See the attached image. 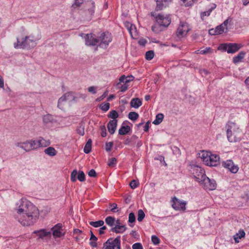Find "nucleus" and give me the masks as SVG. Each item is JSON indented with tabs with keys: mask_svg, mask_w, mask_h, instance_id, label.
<instances>
[{
	"mask_svg": "<svg viewBox=\"0 0 249 249\" xmlns=\"http://www.w3.org/2000/svg\"><path fill=\"white\" fill-rule=\"evenodd\" d=\"M15 218L24 226L33 225L39 217L37 208L26 199H20L14 208Z\"/></svg>",
	"mask_w": 249,
	"mask_h": 249,
	"instance_id": "obj_1",
	"label": "nucleus"
},
{
	"mask_svg": "<svg viewBox=\"0 0 249 249\" xmlns=\"http://www.w3.org/2000/svg\"><path fill=\"white\" fill-rule=\"evenodd\" d=\"M226 126L228 141L231 142L239 141L241 140V131L238 126L235 123L229 122Z\"/></svg>",
	"mask_w": 249,
	"mask_h": 249,
	"instance_id": "obj_2",
	"label": "nucleus"
},
{
	"mask_svg": "<svg viewBox=\"0 0 249 249\" xmlns=\"http://www.w3.org/2000/svg\"><path fill=\"white\" fill-rule=\"evenodd\" d=\"M37 39L33 36L30 35L22 38L20 40L17 38V42L14 43V47L16 49H30L34 48L36 45V41Z\"/></svg>",
	"mask_w": 249,
	"mask_h": 249,
	"instance_id": "obj_3",
	"label": "nucleus"
},
{
	"mask_svg": "<svg viewBox=\"0 0 249 249\" xmlns=\"http://www.w3.org/2000/svg\"><path fill=\"white\" fill-rule=\"evenodd\" d=\"M242 47V45L235 43L221 44L217 49L222 52H227L228 53H234Z\"/></svg>",
	"mask_w": 249,
	"mask_h": 249,
	"instance_id": "obj_4",
	"label": "nucleus"
},
{
	"mask_svg": "<svg viewBox=\"0 0 249 249\" xmlns=\"http://www.w3.org/2000/svg\"><path fill=\"white\" fill-rule=\"evenodd\" d=\"M190 171L194 177L198 182H201L202 179L206 176L204 169L197 165H192Z\"/></svg>",
	"mask_w": 249,
	"mask_h": 249,
	"instance_id": "obj_5",
	"label": "nucleus"
},
{
	"mask_svg": "<svg viewBox=\"0 0 249 249\" xmlns=\"http://www.w3.org/2000/svg\"><path fill=\"white\" fill-rule=\"evenodd\" d=\"M104 246L106 249H121L120 236H117L115 239L112 238H109L104 244Z\"/></svg>",
	"mask_w": 249,
	"mask_h": 249,
	"instance_id": "obj_6",
	"label": "nucleus"
},
{
	"mask_svg": "<svg viewBox=\"0 0 249 249\" xmlns=\"http://www.w3.org/2000/svg\"><path fill=\"white\" fill-rule=\"evenodd\" d=\"M97 39L99 40V46L101 48L106 49L111 41L112 37L111 34L109 33H103Z\"/></svg>",
	"mask_w": 249,
	"mask_h": 249,
	"instance_id": "obj_7",
	"label": "nucleus"
},
{
	"mask_svg": "<svg viewBox=\"0 0 249 249\" xmlns=\"http://www.w3.org/2000/svg\"><path fill=\"white\" fill-rule=\"evenodd\" d=\"M75 100V97L72 92H68L60 97L58 101L57 107L63 109L67 101Z\"/></svg>",
	"mask_w": 249,
	"mask_h": 249,
	"instance_id": "obj_8",
	"label": "nucleus"
},
{
	"mask_svg": "<svg viewBox=\"0 0 249 249\" xmlns=\"http://www.w3.org/2000/svg\"><path fill=\"white\" fill-rule=\"evenodd\" d=\"M205 190H213L216 188V183L214 179H211L205 176L201 182H199Z\"/></svg>",
	"mask_w": 249,
	"mask_h": 249,
	"instance_id": "obj_9",
	"label": "nucleus"
},
{
	"mask_svg": "<svg viewBox=\"0 0 249 249\" xmlns=\"http://www.w3.org/2000/svg\"><path fill=\"white\" fill-rule=\"evenodd\" d=\"M151 16L156 18L157 23L160 26L166 27L171 23V18L169 17H164L160 14L156 16L154 13H151Z\"/></svg>",
	"mask_w": 249,
	"mask_h": 249,
	"instance_id": "obj_10",
	"label": "nucleus"
},
{
	"mask_svg": "<svg viewBox=\"0 0 249 249\" xmlns=\"http://www.w3.org/2000/svg\"><path fill=\"white\" fill-rule=\"evenodd\" d=\"M190 30L187 23L181 22L177 31V36L178 37L181 38L186 35Z\"/></svg>",
	"mask_w": 249,
	"mask_h": 249,
	"instance_id": "obj_11",
	"label": "nucleus"
},
{
	"mask_svg": "<svg viewBox=\"0 0 249 249\" xmlns=\"http://www.w3.org/2000/svg\"><path fill=\"white\" fill-rule=\"evenodd\" d=\"M172 207L177 211H185L186 210V202L181 201L176 197L172 199Z\"/></svg>",
	"mask_w": 249,
	"mask_h": 249,
	"instance_id": "obj_12",
	"label": "nucleus"
},
{
	"mask_svg": "<svg viewBox=\"0 0 249 249\" xmlns=\"http://www.w3.org/2000/svg\"><path fill=\"white\" fill-rule=\"evenodd\" d=\"M223 165L232 173H236L239 170L238 166L235 165L231 160H227L223 162Z\"/></svg>",
	"mask_w": 249,
	"mask_h": 249,
	"instance_id": "obj_13",
	"label": "nucleus"
},
{
	"mask_svg": "<svg viewBox=\"0 0 249 249\" xmlns=\"http://www.w3.org/2000/svg\"><path fill=\"white\" fill-rule=\"evenodd\" d=\"M53 235L54 237H61L64 235L62 230V224L58 223L51 228Z\"/></svg>",
	"mask_w": 249,
	"mask_h": 249,
	"instance_id": "obj_14",
	"label": "nucleus"
},
{
	"mask_svg": "<svg viewBox=\"0 0 249 249\" xmlns=\"http://www.w3.org/2000/svg\"><path fill=\"white\" fill-rule=\"evenodd\" d=\"M86 45L95 46L99 43V40L96 38L92 34L85 35Z\"/></svg>",
	"mask_w": 249,
	"mask_h": 249,
	"instance_id": "obj_15",
	"label": "nucleus"
},
{
	"mask_svg": "<svg viewBox=\"0 0 249 249\" xmlns=\"http://www.w3.org/2000/svg\"><path fill=\"white\" fill-rule=\"evenodd\" d=\"M219 157L218 155L212 154L211 153L208 159V161L206 165L210 166H216L219 162Z\"/></svg>",
	"mask_w": 249,
	"mask_h": 249,
	"instance_id": "obj_16",
	"label": "nucleus"
},
{
	"mask_svg": "<svg viewBox=\"0 0 249 249\" xmlns=\"http://www.w3.org/2000/svg\"><path fill=\"white\" fill-rule=\"evenodd\" d=\"M34 233L36 234L40 239H43L45 237H51V231H47L45 229H42L39 231H35Z\"/></svg>",
	"mask_w": 249,
	"mask_h": 249,
	"instance_id": "obj_17",
	"label": "nucleus"
},
{
	"mask_svg": "<svg viewBox=\"0 0 249 249\" xmlns=\"http://www.w3.org/2000/svg\"><path fill=\"white\" fill-rule=\"evenodd\" d=\"M73 234L76 235L75 239L78 242H81L83 239H87L86 235L83 233L82 231L78 229H75L73 230Z\"/></svg>",
	"mask_w": 249,
	"mask_h": 249,
	"instance_id": "obj_18",
	"label": "nucleus"
},
{
	"mask_svg": "<svg viewBox=\"0 0 249 249\" xmlns=\"http://www.w3.org/2000/svg\"><path fill=\"white\" fill-rule=\"evenodd\" d=\"M117 122L118 121L117 120H112L108 122L107 125V127L108 131L110 133V134H113L114 133L116 129Z\"/></svg>",
	"mask_w": 249,
	"mask_h": 249,
	"instance_id": "obj_19",
	"label": "nucleus"
},
{
	"mask_svg": "<svg viewBox=\"0 0 249 249\" xmlns=\"http://www.w3.org/2000/svg\"><path fill=\"white\" fill-rule=\"evenodd\" d=\"M16 146L23 149L26 152L31 151L28 140L24 142H17L16 143Z\"/></svg>",
	"mask_w": 249,
	"mask_h": 249,
	"instance_id": "obj_20",
	"label": "nucleus"
},
{
	"mask_svg": "<svg viewBox=\"0 0 249 249\" xmlns=\"http://www.w3.org/2000/svg\"><path fill=\"white\" fill-rule=\"evenodd\" d=\"M157 3V10H161L164 7H166L172 0H155Z\"/></svg>",
	"mask_w": 249,
	"mask_h": 249,
	"instance_id": "obj_21",
	"label": "nucleus"
},
{
	"mask_svg": "<svg viewBox=\"0 0 249 249\" xmlns=\"http://www.w3.org/2000/svg\"><path fill=\"white\" fill-rule=\"evenodd\" d=\"M126 228L124 225L120 226L117 225V226L112 228L110 229V231L115 232L116 233H122L126 230Z\"/></svg>",
	"mask_w": 249,
	"mask_h": 249,
	"instance_id": "obj_22",
	"label": "nucleus"
},
{
	"mask_svg": "<svg viewBox=\"0 0 249 249\" xmlns=\"http://www.w3.org/2000/svg\"><path fill=\"white\" fill-rule=\"evenodd\" d=\"M43 121L46 124H53L55 122L53 117L50 114H46L43 117Z\"/></svg>",
	"mask_w": 249,
	"mask_h": 249,
	"instance_id": "obj_23",
	"label": "nucleus"
},
{
	"mask_svg": "<svg viewBox=\"0 0 249 249\" xmlns=\"http://www.w3.org/2000/svg\"><path fill=\"white\" fill-rule=\"evenodd\" d=\"M130 104L131 107L137 108L142 105V102L139 98H133Z\"/></svg>",
	"mask_w": 249,
	"mask_h": 249,
	"instance_id": "obj_24",
	"label": "nucleus"
},
{
	"mask_svg": "<svg viewBox=\"0 0 249 249\" xmlns=\"http://www.w3.org/2000/svg\"><path fill=\"white\" fill-rule=\"evenodd\" d=\"M37 141L39 147H47L51 144V142L49 140H46L43 137H39Z\"/></svg>",
	"mask_w": 249,
	"mask_h": 249,
	"instance_id": "obj_25",
	"label": "nucleus"
},
{
	"mask_svg": "<svg viewBox=\"0 0 249 249\" xmlns=\"http://www.w3.org/2000/svg\"><path fill=\"white\" fill-rule=\"evenodd\" d=\"M134 79V77L132 75H128L127 76H125L124 75L121 76L119 79L120 83H124L125 84H127L132 81H133Z\"/></svg>",
	"mask_w": 249,
	"mask_h": 249,
	"instance_id": "obj_26",
	"label": "nucleus"
},
{
	"mask_svg": "<svg viewBox=\"0 0 249 249\" xmlns=\"http://www.w3.org/2000/svg\"><path fill=\"white\" fill-rule=\"evenodd\" d=\"M210 154V152L204 151H202L201 153L199 154V157L202 160L205 164H206V163L208 161V159Z\"/></svg>",
	"mask_w": 249,
	"mask_h": 249,
	"instance_id": "obj_27",
	"label": "nucleus"
},
{
	"mask_svg": "<svg viewBox=\"0 0 249 249\" xmlns=\"http://www.w3.org/2000/svg\"><path fill=\"white\" fill-rule=\"evenodd\" d=\"M246 54V53L244 51L240 52L237 55L234 56L233 58V62L234 64L238 63L241 61L242 59L244 58L245 55Z\"/></svg>",
	"mask_w": 249,
	"mask_h": 249,
	"instance_id": "obj_28",
	"label": "nucleus"
},
{
	"mask_svg": "<svg viewBox=\"0 0 249 249\" xmlns=\"http://www.w3.org/2000/svg\"><path fill=\"white\" fill-rule=\"evenodd\" d=\"M216 7V5L214 3H212L211 4V8L210 9L207 11H205V12H202L201 13V18L202 20L204 19V17L205 16H209L211 13L212 12V11Z\"/></svg>",
	"mask_w": 249,
	"mask_h": 249,
	"instance_id": "obj_29",
	"label": "nucleus"
},
{
	"mask_svg": "<svg viewBox=\"0 0 249 249\" xmlns=\"http://www.w3.org/2000/svg\"><path fill=\"white\" fill-rule=\"evenodd\" d=\"M128 31L132 38H136L137 37L138 33L137 29L136 26L134 24H132V26H130Z\"/></svg>",
	"mask_w": 249,
	"mask_h": 249,
	"instance_id": "obj_30",
	"label": "nucleus"
},
{
	"mask_svg": "<svg viewBox=\"0 0 249 249\" xmlns=\"http://www.w3.org/2000/svg\"><path fill=\"white\" fill-rule=\"evenodd\" d=\"M130 127L128 125H123L119 130V134L121 135H126L130 131Z\"/></svg>",
	"mask_w": 249,
	"mask_h": 249,
	"instance_id": "obj_31",
	"label": "nucleus"
},
{
	"mask_svg": "<svg viewBox=\"0 0 249 249\" xmlns=\"http://www.w3.org/2000/svg\"><path fill=\"white\" fill-rule=\"evenodd\" d=\"M28 141L31 151L37 149L39 147L37 140H29Z\"/></svg>",
	"mask_w": 249,
	"mask_h": 249,
	"instance_id": "obj_32",
	"label": "nucleus"
},
{
	"mask_svg": "<svg viewBox=\"0 0 249 249\" xmlns=\"http://www.w3.org/2000/svg\"><path fill=\"white\" fill-rule=\"evenodd\" d=\"M245 235V232L243 230L239 231L238 233H236L235 235H234L233 238L235 243L239 242V239H241L242 237H244Z\"/></svg>",
	"mask_w": 249,
	"mask_h": 249,
	"instance_id": "obj_33",
	"label": "nucleus"
},
{
	"mask_svg": "<svg viewBox=\"0 0 249 249\" xmlns=\"http://www.w3.org/2000/svg\"><path fill=\"white\" fill-rule=\"evenodd\" d=\"M97 239V238L94 235L92 231H90V240L91 241L89 242V245L92 247H97V245L96 241Z\"/></svg>",
	"mask_w": 249,
	"mask_h": 249,
	"instance_id": "obj_34",
	"label": "nucleus"
},
{
	"mask_svg": "<svg viewBox=\"0 0 249 249\" xmlns=\"http://www.w3.org/2000/svg\"><path fill=\"white\" fill-rule=\"evenodd\" d=\"M44 152L46 154L50 156H54L56 154V150L53 147H49L45 149Z\"/></svg>",
	"mask_w": 249,
	"mask_h": 249,
	"instance_id": "obj_35",
	"label": "nucleus"
},
{
	"mask_svg": "<svg viewBox=\"0 0 249 249\" xmlns=\"http://www.w3.org/2000/svg\"><path fill=\"white\" fill-rule=\"evenodd\" d=\"M91 144H92L91 140L89 139L84 148V152L85 153L88 154L91 151Z\"/></svg>",
	"mask_w": 249,
	"mask_h": 249,
	"instance_id": "obj_36",
	"label": "nucleus"
},
{
	"mask_svg": "<svg viewBox=\"0 0 249 249\" xmlns=\"http://www.w3.org/2000/svg\"><path fill=\"white\" fill-rule=\"evenodd\" d=\"M164 116L162 113H159L156 116V119L153 121V123L155 125L160 124L163 119Z\"/></svg>",
	"mask_w": 249,
	"mask_h": 249,
	"instance_id": "obj_37",
	"label": "nucleus"
},
{
	"mask_svg": "<svg viewBox=\"0 0 249 249\" xmlns=\"http://www.w3.org/2000/svg\"><path fill=\"white\" fill-rule=\"evenodd\" d=\"M115 222V218L114 217L111 216H107L105 219V222L110 227H112L114 226Z\"/></svg>",
	"mask_w": 249,
	"mask_h": 249,
	"instance_id": "obj_38",
	"label": "nucleus"
},
{
	"mask_svg": "<svg viewBox=\"0 0 249 249\" xmlns=\"http://www.w3.org/2000/svg\"><path fill=\"white\" fill-rule=\"evenodd\" d=\"M89 5H91V7L88 10V13L90 15V18L93 15L95 11V3L93 1L90 0L89 2Z\"/></svg>",
	"mask_w": 249,
	"mask_h": 249,
	"instance_id": "obj_39",
	"label": "nucleus"
},
{
	"mask_svg": "<svg viewBox=\"0 0 249 249\" xmlns=\"http://www.w3.org/2000/svg\"><path fill=\"white\" fill-rule=\"evenodd\" d=\"M213 53V50L211 48L208 47H206L204 49H201L197 51V53H200L201 54H206L207 53Z\"/></svg>",
	"mask_w": 249,
	"mask_h": 249,
	"instance_id": "obj_40",
	"label": "nucleus"
},
{
	"mask_svg": "<svg viewBox=\"0 0 249 249\" xmlns=\"http://www.w3.org/2000/svg\"><path fill=\"white\" fill-rule=\"evenodd\" d=\"M89 225L95 227L97 228L99 227H101L104 225V221L103 220H99L97 221H90L89 222Z\"/></svg>",
	"mask_w": 249,
	"mask_h": 249,
	"instance_id": "obj_41",
	"label": "nucleus"
},
{
	"mask_svg": "<svg viewBox=\"0 0 249 249\" xmlns=\"http://www.w3.org/2000/svg\"><path fill=\"white\" fill-rule=\"evenodd\" d=\"M139 117V114L136 112H130L128 114V118L132 121L136 120Z\"/></svg>",
	"mask_w": 249,
	"mask_h": 249,
	"instance_id": "obj_42",
	"label": "nucleus"
},
{
	"mask_svg": "<svg viewBox=\"0 0 249 249\" xmlns=\"http://www.w3.org/2000/svg\"><path fill=\"white\" fill-rule=\"evenodd\" d=\"M108 117L111 118L113 120H116V118L118 117V113L116 110H112L108 114Z\"/></svg>",
	"mask_w": 249,
	"mask_h": 249,
	"instance_id": "obj_43",
	"label": "nucleus"
},
{
	"mask_svg": "<svg viewBox=\"0 0 249 249\" xmlns=\"http://www.w3.org/2000/svg\"><path fill=\"white\" fill-rule=\"evenodd\" d=\"M154 56V53L153 51H149L145 53V58L146 60H150Z\"/></svg>",
	"mask_w": 249,
	"mask_h": 249,
	"instance_id": "obj_44",
	"label": "nucleus"
},
{
	"mask_svg": "<svg viewBox=\"0 0 249 249\" xmlns=\"http://www.w3.org/2000/svg\"><path fill=\"white\" fill-rule=\"evenodd\" d=\"M145 217V213L142 210H139L138 212V220L139 222L142 221Z\"/></svg>",
	"mask_w": 249,
	"mask_h": 249,
	"instance_id": "obj_45",
	"label": "nucleus"
},
{
	"mask_svg": "<svg viewBox=\"0 0 249 249\" xmlns=\"http://www.w3.org/2000/svg\"><path fill=\"white\" fill-rule=\"evenodd\" d=\"M215 28L217 31V33H218V35L222 34L224 32L225 30H226V28L222 24L217 26Z\"/></svg>",
	"mask_w": 249,
	"mask_h": 249,
	"instance_id": "obj_46",
	"label": "nucleus"
},
{
	"mask_svg": "<svg viewBox=\"0 0 249 249\" xmlns=\"http://www.w3.org/2000/svg\"><path fill=\"white\" fill-rule=\"evenodd\" d=\"M151 241L155 245H157L160 243V239L156 235H152L151 236Z\"/></svg>",
	"mask_w": 249,
	"mask_h": 249,
	"instance_id": "obj_47",
	"label": "nucleus"
},
{
	"mask_svg": "<svg viewBox=\"0 0 249 249\" xmlns=\"http://www.w3.org/2000/svg\"><path fill=\"white\" fill-rule=\"evenodd\" d=\"M78 179L80 181H84L85 179V175L83 171H79L77 176Z\"/></svg>",
	"mask_w": 249,
	"mask_h": 249,
	"instance_id": "obj_48",
	"label": "nucleus"
},
{
	"mask_svg": "<svg viewBox=\"0 0 249 249\" xmlns=\"http://www.w3.org/2000/svg\"><path fill=\"white\" fill-rule=\"evenodd\" d=\"M186 6H192L196 0H181Z\"/></svg>",
	"mask_w": 249,
	"mask_h": 249,
	"instance_id": "obj_49",
	"label": "nucleus"
},
{
	"mask_svg": "<svg viewBox=\"0 0 249 249\" xmlns=\"http://www.w3.org/2000/svg\"><path fill=\"white\" fill-rule=\"evenodd\" d=\"M117 160L115 158L109 159L107 165L110 167H113L116 163Z\"/></svg>",
	"mask_w": 249,
	"mask_h": 249,
	"instance_id": "obj_50",
	"label": "nucleus"
},
{
	"mask_svg": "<svg viewBox=\"0 0 249 249\" xmlns=\"http://www.w3.org/2000/svg\"><path fill=\"white\" fill-rule=\"evenodd\" d=\"M109 107H110L109 103H106L102 104L100 106V108L102 110L107 111L109 109Z\"/></svg>",
	"mask_w": 249,
	"mask_h": 249,
	"instance_id": "obj_51",
	"label": "nucleus"
},
{
	"mask_svg": "<svg viewBox=\"0 0 249 249\" xmlns=\"http://www.w3.org/2000/svg\"><path fill=\"white\" fill-rule=\"evenodd\" d=\"M77 175V172L76 170H73L71 175V179L72 182H75L76 181V176Z\"/></svg>",
	"mask_w": 249,
	"mask_h": 249,
	"instance_id": "obj_52",
	"label": "nucleus"
},
{
	"mask_svg": "<svg viewBox=\"0 0 249 249\" xmlns=\"http://www.w3.org/2000/svg\"><path fill=\"white\" fill-rule=\"evenodd\" d=\"M136 220V217L133 213H130L128 216V222L132 223Z\"/></svg>",
	"mask_w": 249,
	"mask_h": 249,
	"instance_id": "obj_53",
	"label": "nucleus"
},
{
	"mask_svg": "<svg viewBox=\"0 0 249 249\" xmlns=\"http://www.w3.org/2000/svg\"><path fill=\"white\" fill-rule=\"evenodd\" d=\"M76 131L77 133L81 136H83L85 134L84 128L82 126L78 127Z\"/></svg>",
	"mask_w": 249,
	"mask_h": 249,
	"instance_id": "obj_54",
	"label": "nucleus"
},
{
	"mask_svg": "<svg viewBox=\"0 0 249 249\" xmlns=\"http://www.w3.org/2000/svg\"><path fill=\"white\" fill-rule=\"evenodd\" d=\"M131 188L133 189L136 188L139 185V183L136 180H132L129 184Z\"/></svg>",
	"mask_w": 249,
	"mask_h": 249,
	"instance_id": "obj_55",
	"label": "nucleus"
},
{
	"mask_svg": "<svg viewBox=\"0 0 249 249\" xmlns=\"http://www.w3.org/2000/svg\"><path fill=\"white\" fill-rule=\"evenodd\" d=\"M113 143L112 142H107L106 144V150L107 151H110L112 146H113Z\"/></svg>",
	"mask_w": 249,
	"mask_h": 249,
	"instance_id": "obj_56",
	"label": "nucleus"
},
{
	"mask_svg": "<svg viewBox=\"0 0 249 249\" xmlns=\"http://www.w3.org/2000/svg\"><path fill=\"white\" fill-rule=\"evenodd\" d=\"M133 249H143L142 246L140 243L134 244L132 247Z\"/></svg>",
	"mask_w": 249,
	"mask_h": 249,
	"instance_id": "obj_57",
	"label": "nucleus"
},
{
	"mask_svg": "<svg viewBox=\"0 0 249 249\" xmlns=\"http://www.w3.org/2000/svg\"><path fill=\"white\" fill-rule=\"evenodd\" d=\"M84 0H75L74 4H73L72 6L74 7H77L81 5V4L83 2Z\"/></svg>",
	"mask_w": 249,
	"mask_h": 249,
	"instance_id": "obj_58",
	"label": "nucleus"
},
{
	"mask_svg": "<svg viewBox=\"0 0 249 249\" xmlns=\"http://www.w3.org/2000/svg\"><path fill=\"white\" fill-rule=\"evenodd\" d=\"M243 198L246 200L247 205L249 206V191L246 193Z\"/></svg>",
	"mask_w": 249,
	"mask_h": 249,
	"instance_id": "obj_59",
	"label": "nucleus"
},
{
	"mask_svg": "<svg viewBox=\"0 0 249 249\" xmlns=\"http://www.w3.org/2000/svg\"><path fill=\"white\" fill-rule=\"evenodd\" d=\"M97 88L94 86H91L88 88V91L92 93V94H95L96 93Z\"/></svg>",
	"mask_w": 249,
	"mask_h": 249,
	"instance_id": "obj_60",
	"label": "nucleus"
},
{
	"mask_svg": "<svg viewBox=\"0 0 249 249\" xmlns=\"http://www.w3.org/2000/svg\"><path fill=\"white\" fill-rule=\"evenodd\" d=\"M88 175L90 177H96V173L95 171L92 169H91L88 173Z\"/></svg>",
	"mask_w": 249,
	"mask_h": 249,
	"instance_id": "obj_61",
	"label": "nucleus"
},
{
	"mask_svg": "<svg viewBox=\"0 0 249 249\" xmlns=\"http://www.w3.org/2000/svg\"><path fill=\"white\" fill-rule=\"evenodd\" d=\"M120 91L121 92H123L127 89L128 86L126 85V84L124 83V84L121 86V87H120Z\"/></svg>",
	"mask_w": 249,
	"mask_h": 249,
	"instance_id": "obj_62",
	"label": "nucleus"
},
{
	"mask_svg": "<svg viewBox=\"0 0 249 249\" xmlns=\"http://www.w3.org/2000/svg\"><path fill=\"white\" fill-rule=\"evenodd\" d=\"M101 136L105 137L107 136L106 129L105 126H102L101 127Z\"/></svg>",
	"mask_w": 249,
	"mask_h": 249,
	"instance_id": "obj_63",
	"label": "nucleus"
},
{
	"mask_svg": "<svg viewBox=\"0 0 249 249\" xmlns=\"http://www.w3.org/2000/svg\"><path fill=\"white\" fill-rule=\"evenodd\" d=\"M107 94H108L107 91H105L104 92V93L102 95H101L100 97L98 98L96 100L97 101H102V100H103L107 96Z\"/></svg>",
	"mask_w": 249,
	"mask_h": 249,
	"instance_id": "obj_64",
	"label": "nucleus"
}]
</instances>
